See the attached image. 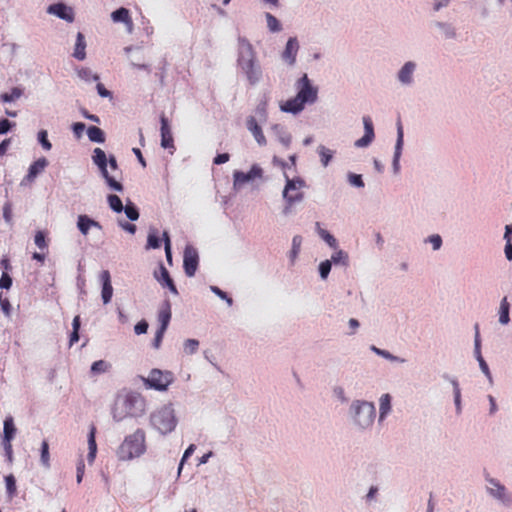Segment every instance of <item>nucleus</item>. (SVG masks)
<instances>
[{"label": "nucleus", "mask_w": 512, "mask_h": 512, "mask_svg": "<svg viewBox=\"0 0 512 512\" xmlns=\"http://www.w3.org/2000/svg\"><path fill=\"white\" fill-rule=\"evenodd\" d=\"M163 240H164V244H165V254H166L167 261L169 263H171V261H172L171 242H170V237H169V234L167 231L163 232Z\"/></svg>", "instance_id": "nucleus-50"}, {"label": "nucleus", "mask_w": 512, "mask_h": 512, "mask_svg": "<svg viewBox=\"0 0 512 512\" xmlns=\"http://www.w3.org/2000/svg\"><path fill=\"white\" fill-rule=\"evenodd\" d=\"M78 76L86 82L97 81L99 76L94 74L89 68H81L77 71Z\"/></svg>", "instance_id": "nucleus-41"}, {"label": "nucleus", "mask_w": 512, "mask_h": 512, "mask_svg": "<svg viewBox=\"0 0 512 512\" xmlns=\"http://www.w3.org/2000/svg\"><path fill=\"white\" fill-rule=\"evenodd\" d=\"M499 320H509V303L504 298L500 305Z\"/></svg>", "instance_id": "nucleus-49"}, {"label": "nucleus", "mask_w": 512, "mask_h": 512, "mask_svg": "<svg viewBox=\"0 0 512 512\" xmlns=\"http://www.w3.org/2000/svg\"><path fill=\"white\" fill-rule=\"evenodd\" d=\"M86 126L82 122H76L72 125V131L76 138H81Z\"/></svg>", "instance_id": "nucleus-57"}, {"label": "nucleus", "mask_w": 512, "mask_h": 512, "mask_svg": "<svg viewBox=\"0 0 512 512\" xmlns=\"http://www.w3.org/2000/svg\"><path fill=\"white\" fill-rule=\"evenodd\" d=\"M349 182H350L351 185L356 186V187H363L364 186V182H363L362 176L359 175V174H350L349 175Z\"/></svg>", "instance_id": "nucleus-60"}, {"label": "nucleus", "mask_w": 512, "mask_h": 512, "mask_svg": "<svg viewBox=\"0 0 512 512\" xmlns=\"http://www.w3.org/2000/svg\"><path fill=\"white\" fill-rule=\"evenodd\" d=\"M146 409L144 397L137 392H129L124 396H119L112 409V417L120 422L126 417H140Z\"/></svg>", "instance_id": "nucleus-1"}, {"label": "nucleus", "mask_w": 512, "mask_h": 512, "mask_svg": "<svg viewBox=\"0 0 512 512\" xmlns=\"http://www.w3.org/2000/svg\"><path fill=\"white\" fill-rule=\"evenodd\" d=\"M12 286V278L8 272H3L0 278V288L9 289Z\"/></svg>", "instance_id": "nucleus-55"}, {"label": "nucleus", "mask_w": 512, "mask_h": 512, "mask_svg": "<svg viewBox=\"0 0 512 512\" xmlns=\"http://www.w3.org/2000/svg\"><path fill=\"white\" fill-rule=\"evenodd\" d=\"M95 435H96V427L94 425H91L89 433H88V450L89 451H88V455H87V460L90 464L94 462V460L96 458V453H97V444H96Z\"/></svg>", "instance_id": "nucleus-23"}, {"label": "nucleus", "mask_w": 512, "mask_h": 512, "mask_svg": "<svg viewBox=\"0 0 512 512\" xmlns=\"http://www.w3.org/2000/svg\"><path fill=\"white\" fill-rule=\"evenodd\" d=\"M111 18L114 22H122L126 25L129 31L133 28V21L130 16V12L127 8L121 7L111 14Z\"/></svg>", "instance_id": "nucleus-19"}, {"label": "nucleus", "mask_w": 512, "mask_h": 512, "mask_svg": "<svg viewBox=\"0 0 512 512\" xmlns=\"http://www.w3.org/2000/svg\"><path fill=\"white\" fill-rule=\"evenodd\" d=\"M349 416L353 425L360 431L368 430L373 426L376 417L375 405L367 400H353L349 406Z\"/></svg>", "instance_id": "nucleus-3"}, {"label": "nucleus", "mask_w": 512, "mask_h": 512, "mask_svg": "<svg viewBox=\"0 0 512 512\" xmlns=\"http://www.w3.org/2000/svg\"><path fill=\"white\" fill-rule=\"evenodd\" d=\"M3 217L8 223L12 221V205L9 202L5 203L3 206Z\"/></svg>", "instance_id": "nucleus-62"}, {"label": "nucleus", "mask_w": 512, "mask_h": 512, "mask_svg": "<svg viewBox=\"0 0 512 512\" xmlns=\"http://www.w3.org/2000/svg\"><path fill=\"white\" fill-rule=\"evenodd\" d=\"M48 165V161L46 158L42 157L33 162L28 170L27 178L28 180H33L37 177L38 174L44 171L46 166Z\"/></svg>", "instance_id": "nucleus-24"}, {"label": "nucleus", "mask_w": 512, "mask_h": 512, "mask_svg": "<svg viewBox=\"0 0 512 512\" xmlns=\"http://www.w3.org/2000/svg\"><path fill=\"white\" fill-rule=\"evenodd\" d=\"M86 42L85 37L81 32L77 33L75 48L73 56L78 60H84L86 57Z\"/></svg>", "instance_id": "nucleus-26"}, {"label": "nucleus", "mask_w": 512, "mask_h": 512, "mask_svg": "<svg viewBox=\"0 0 512 512\" xmlns=\"http://www.w3.org/2000/svg\"><path fill=\"white\" fill-rule=\"evenodd\" d=\"M155 277L163 287H167L173 294H178L174 281L170 277L168 270L163 265H160V272L159 274L155 273Z\"/></svg>", "instance_id": "nucleus-18"}, {"label": "nucleus", "mask_w": 512, "mask_h": 512, "mask_svg": "<svg viewBox=\"0 0 512 512\" xmlns=\"http://www.w3.org/2000/svg\"><path fill=\"white\" fill-rule=\"evenodd\" d=\"M247 129L253 134L255 140L260 146H265L267 144L266 138L263 134L262 128L257 123L255 117L250 116L246 120Z\"/></svg>", "instance_id": "nucleus-16"}, {"label": "nucleus", "mask_w": 512, "mask_h": 512, "mask_svg": "<svg viewBox=\"0 0 512 512\" xmlns=\"http://www.w3.org/2000/svg\"><path fill=\"white\" fill-rule=\"evenodd\" d=\"M150 424L163 436L172 433L178 424L173 405L165 404L153 411L150 415Z\"/></svg>", "instance_id": "nucleus-5"}, {"label": "nucleus", "mask_w": 512, "mask_h": 512, "mask_svg": "<svg viewBox=\"0 0 512 512\" xmlns=\"http://www.w3.org/2000/svg\"><path fill=\"white\" fill-rule=\"evenodd\" d=\"M34 241H35V244L37 245V247L40 248V249H45L47 247V242H46V239H45V235H44V233L42 231H38L35 234Z\"/></svg>", "instance_id": "nucleus-56"}, {"label": "nucleus", "mask_w": 512, "mask_h": 512, "mask_svg": "<svg viewBox=\"0 0 512 512\" xmlns=\"http://www.w3.org/2000/svg\"><path fill=\"white\" fill-rule=\"evenodd\" d=\"M148 327V322H137V324L134 327V331L137 335H141L147 332Z\"/></svg>", "instance_id": "nucleus-64"}, {"label": "nucleus", "mask_w": 512, "mask_h": 512, "mask_svg": "<svg viewBox=\"0 0 512 512\" xmlns=\"http://www.w3.org/2000/svg\"><path fill=\"white\" fill-rule=\"evenodd\" d=\"M238 65L243 67L256 62V54L252 44L245 38L238 40Z\"/></svg>", "instance_id": "nucleus-10"}, {"label": "nucleus", "mask_w": 512, "mask_h": 512, "mask_svg": "<svg viewBox=\"0 0 512 512\" xmlns=\"http://www.w3.org/2000/svg\"><path fill=\"white\" fill-rule=\"evenodd\" d=\"M442 378L451 383V385L453 387L454 398L461 397V389H460V385H459L457 378L449 375L448 373H444L442 375Z\"/></svg>", "instance_id": "nucleus-39"}, {"label": "nucleus", "mask_w": 512, "mask_h": 512, "mask_svg": "<svg viewBox=\"0 0 512 512\" xmlns=\"http://www.w3.org/2000/svg\"><path fill=\"white\" fill-rule=\"evenodd\" d=\"M16 434V427L13 422L12 417H6L4 420V429H3V442H11Z\"/></svg>", "instance_id": "nucleus-27"}, {"label": "nucleus", "mask_w": 512, "mask_h": 512, "mask_svg": "<svg viewBox=\"0 0 512 512\" xmlns=\"http://www.w3.org/2000/svg\"><path fill=\"white\" fill-rule=\"evenodd\" d=\"M87 135L91 142L95 143H104L105 142V134L102 129L97 126H90L87 129Z\"/></svg>", "instance_id": "nucleus-30"}, {"label": "nucleus", "mask_w": 512, "mask_h": 512, "mask_svg": "<svg viewBox=\"0 0 512 512\" xmlns=\"http://www.w3.org/2000/svg\"><path fill=\"white\" fill-rule=\"evenodd\" d=\"M124 211H125L126 216L132 221H135L139 218V212H138L137 208L132 204L131 205L127 204Z\"/></svg>", "instance_id": "nucleus-51"}, {"label": "nucleus", "mask_w": 512, "mask_h": 512, "mask_svg": "<svg viewBox=\"0 0 512 512\" xmlns=\"http://www.w3.org/2000/svg\"><path fill=\"white\" fill-rule=\"evenodd\" d=\"M38 140H39V142L41 143L42 147L45 150H50L51 149L52 145H51L50 141L47 138V131L46 130L39 131V133H38Z\"/></svg>", "instance_id": "nucleus-52"}, {"label": "nucleus", "mask_w": 512, "mask_h": 512, "mask_svg": "<svg viewBox=\"0 0 512 512\" xmlns=\"http://www.w3.org/2000/svg\"><path fill=\"white\" fill-rule=\"evenodd\" d=\"M364 136L355 142L356 147H367L375 137L372 119L369 116L363 117Z\"/></svg>", "instance_id": "nucleus-13"}, {"label": "nucleus", "mask_w": 512, "mask_h": 512, "mask_svg": "<svg viewBox=\"0 0 512 512\" xmlns=\"http://www.w3.org/2000/svg\"><path fill=\"white\" fill-rule=\"evenodd\" d=\"M198 347L199 341L196 339H187L183 345L184 352L188 355L194 354L198 350Z\"/></svg>", "instance_id": "nucleus-43"}, {"label": "nucleus", "mask_w": 512, "mask_h": 512, "mask_svg": "<svg viewBox=\"0 0 512 512\" xmlns=\"http://www.w3.org/2000/svg\"><path fill=\"white\" fill-rule=\"evenodd\" d=\"M319 234L331 247L336 246V239L329 232L321 229Z\"/></svg>", "instance_id": "nucleus-59"}, {"label": "nucleus", "mask_w": 512, "mask_h": 512, "mask_svg": "<svg viewBox=\"0 0 512 512\" xmlns=\"http://www.w3.org/2000/svg\"><path fill=\"white\" fill-rule=\"evenodd\" d=\"M286 185L283 191V197L289 205L299 202L303 199V192L301 189L304 187L305 182L300 179H290L286 176Z\"/></svg>", "instance_id": "nucleus-9"}, {"label": "nucleus", "mask_w": 512, "mask_h": 512, "mask_svg": "<svg viewBox=\"0 0 512 512\" xmlns=\"http://www.w3.org/2000/svg\"><path fill=\"white\" fill-rule=\"evenodd\" d=\"M262 176V169L258 166H253L249 172H241L236 171L234 173V183L235 185L245 184L255 178H260Z\"/></svg>", "instance_id": "nucleus-14"}, {"label": "nucleus", "mask_w": 512, "mask_h": 512, "mask_svg": "<svg viewBox=\"0 0 512 512\" xmlns=\"http://www.w3.org/2000/svg\"><path fill=\"white\" fill-rule=\"evenodd\" d=\"M6 492L9 499H12L17 492L16 479L13 474L5 476Z\"/></svg>", "instance_id": "nucleus-33"}, {"label": "nucleus", "mask_w": 512, "mask_h": 512, "mask_svg": "<svg viewBox=\"0 0 512 512\" xmlns=\"http://www.w3.org/2000/svg\"><path fill=\"white\" fill-rule=\"evenodd\" d=\"M483 475L486 482V493L502 505L512 506V494L507 488L498 479L491 477L486 470H484Z\"/></svg>", "instance_id": "nucleus-6"}, {"label": "nucleus", "mask_w": 512, "mask_h": 512, "mask_svg": "<svg viewBox=\"0 0 512 512\" xmlns=\"http://www.w3.org/2000/svg\"><path fill=\"white\" fill-rule=\"evenodd\" d=\"M250 84H255L261 77V69L257 62L241 67Z\"/></svg>", "instance_id": "nucleus-22"}, {"label": "nucleus", "mask_w": 512, "mask_h": 512, "mask_svg": "<svg viewBox=\"0 0 512 512\" xmlns=\"http://www.w3.org/2000/svg\"><path fill=\"white\" fill-rule=\"evenodd\" d=\"M77 227L79 231L86 236L92 227L101 229L99 222L91 219L87 215H79L77 220Z\"/></svg>", "instance_id": "nucleus-21"}, {"label": "nucleus", "mask_w": 512, "mask_h": 512, "mask_svg": "<svg viewBox=\"0 0 512 512\" xmlns=\"http://www.w3.org/2000/svg\"><path fill=\"white\" fill-rule=\"evenodd\" d=\"M140 378L146 388L157 391H166L174 380L172 372L160 369H152L148 377L141 376Z\"/></svg>", "instance_id": "nucleus-7"}, {"label": "nucleus", "mask_w": 512, "mask_h": 512, "mask_svg": "<svg viewBox=\"0 0 512 512\" xmlns=\"http://www.w3.org/2000/svg\"><path fill=\"white\" fill-rule=\"evenodd\" d=\"M379 494V487L376 485L370 486L368 492L363 497V500L367 506L372 505V503L377 501V497Z\"/></svg>", "instance_id": "nucleus-36"}, {"label": "nucleus", "mask_w": 512, "mask_h": 512, "mask_svg": "<svg viewBox=\"0 0 512 512\" xmlns=\"http://www.w3.org/2000/svg\"><path fill=\"white\" fill-rule=\"evenodd\" d=\"M161 146L164 149H170L171 153H173V151L175 150V145L172 132L167 134L161 133Z\"/></svg>", "instance_id": "nucleus-42"}, {"label": "nucleus", "mask_w": 512, "mask_h": 512, "mask_svg": "<svg viewBox=\"0 0 512 512\" xmlns=\"http://www.w3.org/2000/svg\"><path fill=\"white\" fill-rule=\"evenodd\" d=\"M22 95V90L18 87H14L10 93H3L0 95V99L2 102H12L18 98H20Z\"/></svg>", "instance_id": "nucleus-38"}, {"label": "nucleus", "mask_w": 512, "mask_h": 512, "mask_svg": "<svg viewBox=\"0 0 512 512\" xmlns=\"http://www.w3.org/2000/svg\"><path fill=\"white\" fill-rule=\"evenodd\" d=\"M107 156L101 148H95L92 155V160L95 165L99 168L102 176L104 177L106 184L115 191L121 192L123 185L117 181L116 176L110 175L107 169Z\"/></svg>", "instance_id": "nucleus-8"}, {"label": "nucleus", "mask_w": 512, "mask_h": 512, "mask_svg": "<svg viewBox=\"0 0 512 512\" xmlns=\"http://www.w3.org/2000/svg\"><path fill=\"white\" fill-rule=\"evenodd\" d=\"M108 203L112 210L115 212L120 213L123 210V204L121 199L117 195H109L108 196Z\"/></svg>", "instance_id": "nucleus-44"}, {"label": "nucleus", "mask_w": 512, "mask_h": 512, "mask_svg": "<svg viewBox=\"0 0 512 512\" xmlns=\"http://www.w3.org/2000/svg\"><path fill=\"white\" fill-rule=\"evenodd\" d=\"M474 356L476 360L479 363V367L481 371L484 373V375L489 379V381H492V375L489 370L488 364L484 360L482 354H481V338H480V330L479 325L475 324L474 326Z\"/></svg>", "instance_id": "nucleus-12"}, {"label": "nucleus", "mask_w": 512, "mask_h": 512, "mask_svg": "<svg viewBox=\"0 0 512 512\" xmlns=\"http://www.w3.org/2000/svg\"><path fill=\"white\" fill-rule=\"evenodd\" d=\"M331 270V262L329 260L323 261L319 265V273L323 279H326Z\"/></svg>", "instance_id": "nucleus-53"}, {"label": "nucleus", "mask_w": 512, "mask_h": 512, "mask_svg": "<svg viewBox=\"0 0 512 512\" xmlns=\"http://www.w3.org/2000/svg\"><path fill=\"white\" fill-rule=\"evenodd\" d=\"M84 469H85V464H84L83 460H79V462L77 463V468H76V481L78 484L82 482L83 475H84Z\"/></svg>", "instance_id": "nucleus-61"}, {"label": "nucleus", "mask_w": 512, "mask_h": 512, "mask_svg": "<svg viewBox=\"0 0 512 512\" xmlns=\"http://www.w3.org/2000/svg\"><path fill=\"white\" fill-rule=\"evenodd\" d=\"M160 247V238L156 229H151L147 237L146 249H157Z\"/></svg>", "instance_id": "nucleus-34"}, {"label": "nucleus", "mask_w": 512, "mask_h": 512, "mask_svg": "<svg viewBox=\"0 0 512 512\" xmlns=\"http://www.w3.org/2000/svg\"><path fill=\"white\" fill-rule=\"evenodd\" d=\"M332 393L333 396L336 397L341 403H346L348 401L345 390L342 386H334L332 389Z\"/></svg>", "instance_id": "nucleus-47"}, {"label": "nucleus", "mask_w": 512, "mask_h": 512, "mask_svg": "<svg viewBox=\"0 0 512 512\" xmlns=\"http://www.w3.org/2000/svg\"><path fill=\"white\" fill-rule=\"evenodd\" d=\"M403 145V129L401 124L398 125V137H397V143L395 146V153H394V160H393V166L394 169L397 171L399 169V158L401 155Z\"/></svg>", "instance_id": "nucleus-29"}, {"label": "nucleus", "mask_w": 512, "mask_h": 512, "mask_svg": "<svg viewBox=\"0 0 512 512\" xmlns=\"http://www.w3.org/2000/svg\"><path fill=\"white\" fill-rule=\"evenodd\" d=\"M391 396L386 393L383 394L379 399V422L384 421L387 415L391 411Z\"/></svg>", "instance_id": "nucleus-25"}, {"label": "nucleus", "mask_w": 512, "mask_h": 512, "mask_svg": "<svg viewBox=\"0 0 512 512\" xmlns=\"http://www.w3.org/2000/svg\"><path fill=\"white\" fill-rule=\"evenodd\" d=\"M145 451V432L142 429H137L124 438L117 449V457L121 461H128L140 457Z\"/></svg>", "instance_id": "nucleus-4"}, {"label": "nucleus", "mask_w": 512, "mask_h": 512, "mask_svg": "<svg viewBox=\"0 0 512 512\" xmlns=\"http://www.w3.org/2000/svg\"><path fill=\"white\" fill-rule=\"evenodd\" d=\"M318 153L320 156L321 163L323 164V166L326 167L333 157V151L326 148L325 146H319Z\"/></svg>", "instance_id": "nucleus-40"}, {"label": "nucleus", "mask_w": 512, "mask_h": 512, "mask_svg": "<svg viewBox=\"0 0 512 512\" xmlns=\"http://www.w3.org/2000/svg\"><path fill=\"white\" fill-rule=\"evenodd\" d=\"M195 449H196V446H195L194 444H190V445L186 448V450L184 451V454H183V456H182V458H181V461H180L179 467H178V474H180V473H181V470H182V468H183V465H184L185 461H186L189 457H191V456H192V454L194 453Z\"/></svg>", "instance_id": "nucleus-48"}, {"label": "nucleus", "mask_w": 512, "mask_h": 512, "mask_svg": "<svg viewBox=\"0 0 512 512\" xmlns=\"http://www.w3.org/2000/svg\"><path fill=\"white\" fill-rule=\"evenodd\" d=\"M40 462L45 468L50 467V453L49 444L46 440H43L40 448Z\"/></svg>", "instance_id": "nucleus-32"}, {"label": "nucleus", "mask_w": 512, "mask_h": 512, "mask_svg": "<svg viewBox=\"0 0 512 512\" xmlns=\"http://www.w3.org/2000/svg\"><path fill=\"white\" fill-rule=\"evenodd\" d=\"M297 95L280 105L284 112L298 113L304 109L306 103H314L317 99V89L312 86L308 76L304 74L296 84Z\"/></svg>", "instance_id": "nucleus-2"}, {"label": "nucleus", "mask_w": 512, "mask_h": 512, "mask_svg": "<svg viewBox=\"0 0 512 512\" xmlns=\"http://www.w3.org/2000/svg\"><path fill=\"white\" fill-rule=\"evenodd\" d=\"M299 49V44L296 38L291 37L288 39L285 50L282 54V57L289 64H294L297 56V52Z\"/></svg>", "instance_id": "nucleus-17"}, {"label": "nucleus", "mask_w": 512, "mask_h": 512, "mask_svg": "<svg viewBox=\"0 0 512 512\" xmlns=\"http://www.w3.org/2000/svg\"><path fill=\"white\" fill-rule=\"evenodd\" d=\"M160 123H161V128H160V132L161 133H171V125H170V122L168 120V118L165 116L164 113H162L160 115Z\"/></svg>", "instance_id": "nucleus-54"}, {"label": "nucleus", "mask_w": 512, "mask_h": 512, "mask_svg": "<svg viewBox=\"0 0 512 512\" xmlns=\"http://www.w3.org/2000/svg\"><path fill=\"white\" fill-rule=\"evenodd\" d=\"M109 367L110 365L106 361L98 360L91 365L90 371L93 375H98L106 372L109 369Z\"/></svg>", "instance_id": "nucleus-37"}, {"label": "nucleus", "mask_w": 512, "mask_h": 512, "mask_svg": "<svg viewBox=\"0 0 512 512\" xmlns=\"http://www.w3.org/2000/svg\"><path fill=\"white\" fill-rule=\"evenodd\" d=\"M101 279H102V299L103 302L106 304L108 303L113 295V287L111 284V278L109 271L105 270L101 273Z\"/></svg>", "instance_id": "nucleus-20"}, {"label": "nucleus", "mask_w": 512, "mask_h": 512, "mask_svg": "<svg viewBox=\"0 0 512 512\" xmlns=\"http://www.w3.org/2000/svg\"><path fill=\"white\" fill-rule=\"evenodd\" d=\"M160 323L161 324L155 333V337H154L153 343H152L154 348H159V346L162 342V339H163V335H164L165 331L167 330V327L170 322H160Z\"/></svg>", "instance_id": "nucleus-35"}, {"label": "nucleus", "mask_w": 512, "mask_h": 512, "mask_svg": "<svg viewBox=\"0 0 512 512\" xmlns=\"http://www.w3.org/2000/svg\"><path fill=\"white\" fill-rule=\"evenodd\" d=\"M370 350L373 351L375 354H377L378 356H381L389 361H392V362H400V363H403L405 360L398 357V356H395L393 354H391L389 351L387 350H383V349H380L378 347H376L375 345H371L370 346Z\"/></svg>", "instance_id": "nucleus-31"}, {"label": "nucleus", "mask_w": 512, "mask_h": 512, "mask_svg": "<svg viewBox=\"0 0 512 512\" xmlns=\"http://www.w3.org/2000/svg\"><path fill=\"white\" fill-rule=\"evenodd\" d=\"M266 21L267 26L271 32H278L281 30V25L274 15L266 13Z\"/></svg>", "instance_id": "nucleus-45"}, {"label": "nucleus", "mask_w": 512, "mask_h": 512, "mask_svg": "<svg viewBox=\"0 0 512 512\" xmlns=\"http://www.w3.org/2000/svg\"><path fill=\"white\" fill-rule=\"evenodd\" d=\"M199 263L197 250L192 246H187L184 250L183 267L188 277H193L196 273Z\"/></svg>", "instance_id": "nucleus-11"}, {"label": "nucleus", "mask_w": 512, "mask_h": 512, "mask_svg": "<svg viewBox=\"0 0 512 512\" xmlns=\"http://www.w3.org/2000/svg\"><path fill=\"white\" fill-rule=\"evenodd\" d=\"M414 69L415 64L413 62H407L399 71V80L405 84L411 83Z\"/></svg>", "instance_id": "nucleus-28"}, {"label": "nucleus", "mask_w": 512, "mask_h": 512, "mask_svg": "<svg viewBox=\"0 0 512 512\" xmlns=\"http://www.w3.org/2000/svg\"><path fill=\"white\" fill-rule=\"evenodd\" d=\"M13 126H15V123H12L8 119H1L0 120V135L9 132Z\"/></svg>", "instance_id": "nucleus-58"}, {"label": "nucleus", "mask_w": 512, "mask_h": 512, "mask_svg": "<svg viewBox=\"0 0 512 512\" xmlns=\"http://www.w3.org/2000/svg\"><path fill=\"white\" fill-rule=\"evenodd\" d=\"M2 446H3V449L5 451V456L7 457V460L9 462H11L12 459H13V450H12L11 442H3L2 441Z\"/></svg>", "instance_id": "nucleus-63"}, {"label": "nucleus", "mask_w": 512, "mask_h": 512, "mask_svg": "<svg viewBox=\"0 0 512 512\" xmlns=\"http://www.w3.org/2000/svg\"><path fill=\"white\" fill-rule=\"evenodd\" d=\"M48 12L68 22H72L74 20V12L72 8L66 6L63 3H56L50 5L48 8Z\"/></svg>", "instance_id": "nucleus-15"}, {"label": "nucleus", "mask_w": 512, "mask_h": 512, "mask_svg": "<svg viewBox=\"0 0 512 512\" xmlns=\"http://www.w3.org/2000/svg\"><path fill=\"white\" fill-rule=\"evenodd\" d=\"M81 323L82 322H72V332L70 333V338H69V346L70 347L79 341V338H80L79 331L81 328Z\"/></svg>", "instance_id": "nucleus-46"}]
</instances>
